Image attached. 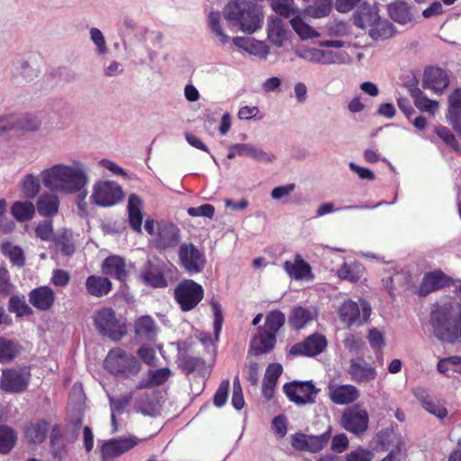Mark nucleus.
Segmentation results:
<instances>
[{
    "mask_svg": "<svg viewBox=\"0 0 461 461\" xmlns=\"http://www.w3.org/2000/svg\"><path fill=\"white\" fill-rule=\"evenodd\" d=\"M86 292L95 297L107 295L113 289V284L106 276L91 275L85 283Z\"/></svg>",
    "mask_w": 461,
    "mask_h": 461,
    "instance_id": "nucleus-27",
    "label": "nucleus"
},
{
    "mask_svg": "<svg viewBox=\"0 0 461 461\" xmlns=\"http://www.w3.org/2000/svg\"><path fill=\"white\" fill-rule=\"evenodd\" d=\"M461 113V87H456L448 96L447 117L456 116Z\"/></svg>",
    "mask_w": 461,
    "mask_h": 461,
    "instance_id": "nucleus-54",
    "label": "nucleus"
},
{
    "mask_svg": "<svg viewBox=\"0 0 461 461\" xmlns=\"http://www.w3.org/2000/svg\"><path fill=\"white\" fill-rule=\"evenodd\" d=\"M452 279L443 271L438 269L426 273L420 284L417 294L425 297L429 294L450 285Z\"/></svg>",
    "mask_w": 461,
    "mask_h": 461,
    "instance_id": "nucleus-19",
    "label": "nucleus"
},
{
    "mask_svg": "<svg viewBox=\"0 0 461 461\" xmlns=\"http://www.w3.org/2000/svg\"><path fill=\"white\" fill-rule=\"evenodd\" d=\"M22 346L12 339L0 337V363L8 364L14 360L21 353Z\"/></svg>",
    "mask_w": 461,
    "mask_h": 461,
    "instance_id": "nucleus-34",
    "label": "nucleus"
},
{
    "mask_svg": "<svg viewBox=\"0 0 461 461\" xmlns=\"http://www.w3.org/2000/svg\"><path fill=\"white\" fill-rule=\"evenodd\" d=\"M380 15L376 5H362L353 15L354 24L361 29H370L376 22H379Z\"/></svg>",
    "mask_w": 461,
    "mask_h": 461,
    "instance_id": "nucleus-23",
    "label": "nucleus"
},
{
    "mask_svg": "<svg viewBox=\"0 0 461 461\" xmlns=\"http://www.w3.org/2000/svg\"><path fill=\"white\" fill-rule=\"evenodd\" d=\"M411 95L414 100L415 106L421 112L434 114L438 108V102L429 99L418 87L411 89Z\"/></svg>",
    "mask_w": 461,
    "mask_h": 461,
    "instance_id": "nucleus-38",
    "label": "nucleus"
},
{
    "mask_svg": "<svg viewBox=\"0 0 461 461\" xmlns=\"http://www.w3.org/2000/svg\"><path fill=\"white\" fill-rule=\"evenodd\" d=\"M140 279L143 284L153 288H165L168 285V282L161 267L149 261L142 269Z\"/></svg>",
    "mask_w": 461,
    "mask_h": 461,
    "instance_id": "nucleus-25",
    "label": "nucleus"
},
{
    "mask_svg": "<svg viewBox=\"0 0 461 461\" xmlns=\"http://www.w3.org/2000/svg\"><path fill=\"white\" fill-rule=\"evenodd\" d=\"M369 416L366 410L354 406L347 409L341 415L340 425L355 435L364 433L368 428Z\"/></svg>",
    "mask_w": 461,
    "mask_h": 461,
    "instance_id": "nucleus-14",
    "label": "nucleus"
},
{
    "mask_svg": "<svg viewBox=\"0 0 461 461\" xmlns=\"http://www.w3.org/2000/svg\"><path fill=\"white\" fill-rule=\"evenodd\" d=\"M311 320V312L303 307L294 308L289 316L290 325L296 330L303 328Z\"/></svg>",
    "mask_w": 461,
    "mask_h": 461,
    "instance_id": "nucleus-45",
    "label": "nucleus"
},
{
    "mask_svg": "<svg viewBox=\"0 0 461 461\" xmlns=\"http://www.w3.org/2000/svg\"><path fill=\"white\" fill-rule=\"evenodd\" d=\"M17 441L15 430L7 425H0V454L7 455L14 447Z\"/></svg>",
    "mask_w": 461,
    "mask_h": 461,
    "instance_id": "nucleus-40",
    "label": "nucleus"
},
{
    "mask_svg": "<svg viewBox=\"0 0 461 461\" xmlns=\"http://www.w3.org/2000/svg\"><path fill=\"white\" fill-rule=\"evenodd\" d=\"M267 38L276 47L280 48L287 40V31L282 19L276 17L267 24Z\"/></svg>",
    "mask_w": 461,
    "mask_h": 461,
    "instance_id": "nucleus-31",
    "label": "nucleus"
},
{
    "mask_svg": "<svg viewBox=\"0 0 461 461\" xmlns=\"http://www.w3.org/2000/svg\"><path fill=\"white\" fill-rule=\"evenodd\" d=\"M14 290V285L11 281L9 271L4 267H0V294L6 296Z\"/></svg>",
    "mask_w": 461,
    "mask_h": 461,
    "instance_id": "nucleus-58",
    "label": "nucleus"
},
{
    "mask_svg": "<svg viewBox=\"0 0 461 461\" xmlns=\"http://www.w3.org/2000/svg\"><path fill=\"white\" fill-rule=\"evenodd\" d=\"M271 5L276 14L285 18L297 13V10L294 6V0H272Z\"/></svg>",
    "mask_w": 461,
    "mask_h": 461,
    "instance_id": "nucleus-50",
    "label": "nucleus"
},
{
    "mask_svg": "<svg viewBox=\"0 0 461 461\" xmlns=\"http://www.w3.org/2000/svg\"><path fill=\"white\" fill-rule=\"evenodd\" d=\"M449 85L447 72L437 67L425 68L422 78V87L435 93H441Z\"/></svg>",
    "mask_w": 461,
    "mask_h": 461,
    "instance_id": "nucleus-20",
    "label": "nucleus"
},
{
    "mask_svg": "<svg viewBox=\"0 0 461 461\" xmlns=\"http://www.w3.org/2000/svg\"><path fill=\"white\" fill-rule=\"evenodd\" d=\"M134 330L137 337L151 339L156 333V324L150 316L145 315L135 321Z\"/></svg>",
    "mask_w": 461,
    "mask_h": 461,
    "instance_id": "nucleus-37",
    "label": "nucleus"
},
{
    "mask_svg": "<svg viewBox=\"0 0 461 461\" xmlns=\"http://www.w3.org/2000/svg\"><path fill=\"white\" fill-rule=\"evenodd\" d=\"M235 149L238 156H248L259 162L271 163L276 158L273 154H269L249 143L235 144Z\"/></svg>",
    "mask_w": 461,
    "mask_h": 461,
    "instance_id": "nucleus-30",
    "label": "nucleus"
},
{
    "mask_svg": "<svg viewBox=\"0 0 461 461\" xmlns=\"http://www.w3.org/2000/svg\"><path fill=\"white\" fill-rule=\"evenodd\" d=\"M283 373V366L278 363L269 364L266 369V374L263 380L269 383H277L278 378Z\"/></svg>",
    "mask_w": 461,
    "mask_h": 461,
    "instance_id": "nucleus-63",
    "label": "nucleus"
},
{
    "mask_svg": "<svg viewBox=\"0 0 461 461\" xmlns=\"http://www.w3.org/2000/svg\"><path fill=\"white\" fill-rule=\"evenodd\" d=\"M330 400L339 405L354 402L360 395L358 389L352 384H341L330 386Z\"/></svg>",
    "mask_w": 461,
    "mask_h": 461,
    "instance_id": "nucleus-26",
    "label": "nucleus"
},
{
    "mask_svg": "<svg viewBox=\"0 0 461 461\" xmlns=\"http://www.w3.org/2000/svg\"><path fill=\"white\" fill-rule=\"evenodd\" d=\"M396 32L395 27L387 20L376 22L369 30L368 35L375 41H384L393 37Z\"/></svg>",
    "mask_w": 461,
    "mask_h": 461,
    "instance_id": "nucleus-36",
    "label": "nucleus"
},
{
    "mask_svg": "<svg viewBox=\"0 0 461 461\" xmlns=\"http://www.w3.org/2000/svg\"><path fill=\"white\" fill-rule=\"evenodd\" d=\"M31 304L41 312H47L52 308L55 303V292L48 285H42L32 289L29 294Z\"/></svg>",
    "mask_w": 461,
    "mask_h": 461,
    "instance_id": "nucleus-22",
    "label": "nucleus"
},
{
    "mask_svg": "<svg viewBox=\"0 0 461 461\" xmlns=\"http://www.w3.org/2000/svg\"><path fill=\"white\" fill-rule=\"evenodd\" d=\"M31 377L30 366L6 368L2 371L0 388L8 393H23L28 389Z\"/></svg>",
    "mask_w": 461,
    "mask_h": 461,
    "instance_id": "nucleus-7",
    "label": "nucleus"
},
{
    "mask_svg": "<svg viewBox=\"0 0 461 461\" xmlns=\"http://www.w3.org/2000/svg\"><path fill=\"white\" fill-rule=\"evenodd\" d=\"M56 248L65 256H71L75 252V245L72 240V235L67 231L54 238Z\"/></svg>",
    "mask_w": 461,
    "mask_h": 461,
    "instance_id": "nucleus-49",
    "label": "nucleus"
},
{
    "mask_svg": "<svg viewBox=\"0 0 461 461\" xmlns=\"http://www.w3.org/2000/svg\"><path fill=\"white\" fill-rule=\"evenodd\" d=\"M123 198L122 187L115 182L104 181L95 185L91 195L93 202L103 207H109L118 203Z\"/></svg>",
    "mask_w": 461,
    "mask_h": 461,
    "instance_id": "nucleus-9",
    "label": "nucleus"
},
{
    "mask_svg": "<svg viewBox=\"0 0 461 461\" xmlns=\"http://www.w3.org/2000/svg\"><path fill=\"white\" fill-rule=\"evenodd\" d=\"M337 275L340 279L348 280L351 283H357L362 277V271L358 265L344 263L338 269Z\"/></svg>",
    "mask_w": 461,
    "mask_h": 461,
    "instance_id": "nucleus-46",
    "label": "nucleus"
},
{
    "mask_svg": "<svg viewBox=\"0 0 461 461\" xmlns=\"http://www.w3.org/2000/svg\"><path fill=\"white\" fill-rule=\"evenodd\" d=\"M374 456L373 451L359 447L347 454L346 461H372Z\"/></svg>",
    "mask_w": 461,
    "mask_h": 461,
    "instance_id": "nucleus-60",
    "label": "nucleus"
},
{
    "mask_svg": "<svg viewBox=\"0 0 461 461\" xmlns=\"http://www.w3.org/2000/svg\"><path fill=\"white\" fill-rule=\"evenodd\" d=\"M283 391L290 402L298 405L313 403L319 392L311 381L286 383L283 386Z\"/></svg>",
    "mask_w": 461,
    "mask_h": 461,
    "instance_id": "nucleus-10",
    "label": "nucleus"
},
{
    "mask_svg": "<svg viewBox=\"0 0 461 461\" xmlns=\"http://www.w3.org/2000/svg\"><path fill=\"white\" fill-rule=\"evenodd\" d=\"M12 215L20 222L32 220L35 214V206L32 202H14L11 207Z\"/></svg>",
    "mask_w": 461,
    "mask_h": 461,
    "instance_id": "nucleus-39",
    "label": "nucleus"
},
{
    "mask_svg": "<svg viewBox=\"0 0 461 461\" xmlns=\"http://www.w3.org/2000/svg\"><path fill=\"white\" fill-rule=\"evenodd\" d=\"M96 330L103 336L113 341H119L127 333L125 322L116 316L111 307H103L97 310L93 317Z\"/></svg>",
    "mask_w": 461,
    "mask_h": 461,
    "instance_id": "nucleus-5",
    "label": "nucleus"
},
{
    "mask_svg": "<svg viewBox=\"0 0 461 461\" xmlns=\"http://www.w3.org/2000/svg\"><path fill=\"white\" fill-rule=\"evenodd\" d=\"M35 234L42 241L54 240L52 220H45L40 222L35 228Z\"/></svg>",
    "mask_w": 461,
    "mask_h": 461,
    "instance_id": "nucleus-55",
    "label": "nucleus"
},
{
    "mask_svg": "<svg viewBox=\"0 0 461 461\" xmlns=\"http://www.w3.org/2000/svg\"><path fill=\"white\" fill-rule=\"evenodd\" d=\"M294 31L303 40L312 39L319 36V33L307 24L301 16L296 15L290 20Z\"/></svg>",
    "mask_w": 461,
    "mask_h": 461,
    "instance_id": "nucleus-44",
    "label": "nucleus"
},
{
    "mask_svg": "<svg viewBox=\"0 0 461 461\" xmlns=\"http://www.w3.org/2000/svg\"><path fill=\"white\" fill-rule=\"evenodd\" d=\"M8 311L14 313L16 317L30 316L33 313L32 309L26 303L25 296L17 294L10 297Z\"/></svg>",
    "mask_w": 461,
    "mask_h": 461,
    "instance_id": "nucleus-42",
    "label": "nucleus"
},
{
    "mask_svg": "<svg viewBox=\"0 0 461 461\" xmlns=\"http://www.w3.org/2000/svg\"><path fill=\"white\" fill-rule=\"evenodd\" d=\"M208 24L212 32L219 38L221 44L229 42L230 37L221 27V14L219 11L211 12L208 15Z\"/></svg>",
    "mask_w": 461,
    "mask_h": 461,
    "instance_id": "nucleus-48",
    "label": "nucleus"
},
{
    "mask_svg": "<svg viewBox=\"0 0 461 461\" xmlns=\"http://www.w3.org/2000/svg\"><path fill=\"white\" fill-rule=\"evenodd\" d=\"M51 284L57 287H65L70 281V275L64 269H54L51 276Z\"/></svg>",
    "mask_w": 461,
    "mask_h": 461,
    "instance_id": "nucleus-62",
    "label": "nucleus"
},
{
    "mask_svg": "<svg viewBox=\"0 0 461 461\" xmlns=\"http://www.w3.org/2000/svg\"><path fill=\"white\" fill-rule=\"evenodd\" d=\"M339 314L340 321L348 327L352 325L360 326L366 322L371 314V307L366 301L361 302V312L359 305L352 301H345L339 307Z\"/></svg>",
    "mask_w": 461,
    "mask_h": 461,
    "instance_id": "nucleus-11",
    "label": "nucleus"
},
{
    "mask_svg": "<svg viewBox=\"0 0 461 461\" xmlns=\"http://www.w3.org/2000/svg\"><path fill=\"white\" fill-rule=\"evenodd\" d=\"M224 18L251 34L261 27L264 14L262 7L251 0H230L224 8Z\"/></svg>",
    "mask_w": 461,
    "mask_h": 461,
    "instance_id": "nucleus-2",
    "label": "nucleus"
},
{
    "mask_svg": "<svg viewBox=\"0 0 461 461\" xmlns=\"http://www.w3.org/2000/svg\"><path fill=\"white\" fill-rule=\"evenodd\" d=\"M102 273L107 276L124 283L129 276L125 258L118 255H110L101 265Z\"/></svg>",
    "mask_w": 461,
    "mask_h": 461,
    "instance_id": "nucleus-21",
    "label": "nucleus"
},
{
    "mask_svg": "<svg viewBox=\"0 0 461 461\" xmlns=\"http://www.w3.org/2000/svg\"><path fill=\"white\" fill-rule=\"evenodd\" d=\"M41 189L40 179L32 175L28 174L24 176L22 183V192L24 197L28 199H32L36 197Z\"/></svg>",
    "mask_w": 461,
    "mask_h": 461,
    "instance_id": "nucleus-47",
    "label": "nucleus"
},
{
    "mask_svg": "<svg viewBox=\"0 0 461 461\" xmlns=\"http://www.w3.org/2000/svg\"><path fill=\"white\" fill-rule=\"evenodd\" d=\"M138 443L139 439L134 436L110 439L101 447L102 460L113 461L115 457L132 449Z\"/></svg>",
    "mask_w": 461,
    "mask_h": 461,
    "instance_id": "nucleus-17",
    "label": "nucleus"
},
{
    "mask_svg": "<svg viewBox=\"0 0 461 461\" xmlns=\"http://www.w3.org/2000/svg\"><path fill=\"white\" fill-rule=\"evenodd\" d=\"M333 0H316L313 5L304 8L303 13L313 18H321L330 14Z\"/></svg>",
    "mask_w": 461,
    "mask_h": 461,
    "instance_id": "nucleus-43",
    "label": "nucleus"
},
{
    "mask_svg": "<svg viewBox=\"0 0 461 461\" xmlns=\"http://www.w3.org/2000/svg\"><path fill=\"white\" fill-rule=\"evenodd\" d=\"M50 423L44 420L28 422L24 426V437L32 444H41L47 438Z\"/></svg>",
    "mask_w": 461,
    "mask_h": 461,
    "instance_id": "nucleus-28",
    "label": "nucleus"
},
{
    "mask_svg": "<svg viewBox=\"0 0 461 461\" xmlns=\"http://www.w3.org/2000/svg\"><path fill=\"white\" fill-rule=\"evenodd\" d=\"M42 183L50 190H62L68 193L80 191L87 183V176L81 163L75 161L72 167L62 164L42 171Z\"/></svg>",
    "mask_w": 461,
    "mask_h": 461,
    "instance_id": "nucleus-1",
    "label": "nucleus"
},
{
    "mask_svg": "<svg viewBox=\"0 0 461 461\" xmlns=\"http://www.w3.org/2000/svg\"><path fill=\"white\" fill-rule=\"evenodd\" d=\"M104 366L109 373L125 378L136 376L141 368L140 363L133 355L120 348H113L108 352Z\"/></svg>",
    "mask_w": 461,
    "mask_h": 461,
    "instance_id": "nucleus-4",
    "label": "nucleus"
},
{
    "mask_svg": "<svg viewBox=\"0 0 461 461\" xmlns=\"http://www.w3.org/2000/svg\"><path fill=\"white\" fill-rule=\"evenodd\" d=\"M343 345L350 352H358L364 345V340L354 334H348L343 340Z\"/></svg>",
    "mask_w": 461,
    "mask_h": 461,
    "instance_id": "nucleus-64",
    "label": "nucleus"
},
{
    "mask_svg": "<svg viewBox=\"0 0 461 461\" xmlns=\"http://www.w3.org/2000/svg\"><path fill=\"white\" fill-rule=\"evenodd\" d=\"M180 239V229L176 224L159 221L157 223L156 236L152 242L157 249H167L176 247Z\"/></svg>",
    "mask_w": 461,
    "mask_h": 461,
    "instance_id": "nucleus-15",
    "label": "nucleus"
},
{
    "mask_svg": "<svg viewBox=\"0 0 461 461\" xmlns=\"http://www.w3.org/2000/svg\"><path fill=\"white\" fill-rule=\"evenodd\" d=\"M229 380H223L221 382L213 396L214 406L221 408L226 403L229 394Z\"/></svg>",
    "mask_w": 461,
    "mask_h": 461,
    "instance_id": "nucleus-59",
    "label": "nucleus"
},
{
    "mask_svg": "<svg viewBox=\"0 0 461 461\" xmlns=\"http://www.w3.org/2000/svg\"><path fill=\"white\" fill-rule=\"evenodd\" d=\"M180 265L190 275L201 273L206 264V259L194 244L184 243L178 250Z\"/></svg>",
    "mask_w": 461,
    "mask_h": 461,
    "instance_id": "nucleus-12",
    "label": "nucleus"
},
{
    "mask_svg": "<svg viewBox=\"0 0 461 461\" xmlns=\"http://www.w3.org/2000/svg\"><path fill=\"white\" fill-rule=\"evenodd\" d=\"M132 397L133 393H129L118 398H110L111 411H113V413L122 414L131 402Z\"/></svg>",
    "mask_w": 461,
    "mask_h": 461,
    "instance_id": "nucleus-57",
    "label": "nucleus"
},
{
    "mask_svg": "<svg viewBox=\"0 0 461 461\" xmlns=\"http://www.w3.org/2000/svg\"><path fill=\"white\" fill-rule=\"evenodd\" d=\"M438 371L447 377H454L456 374L461 375V357L453 356L442 358L438 362Z\"/></svg>",
    "mask_w": 461,
    "mask_h": 461,
    "instance_id": "nucleus-41",
    "label": "nucleus"
},
{
    "mask_svg": "<svg viewBox=\"0 0 461 461\" xmlns=\"http://www.w3.org/2000/svg\"><path fill=\"white\" fill-rule=\"evenodd\" d=\"M59 207V200L56 194H43L37 202V210L43 217H53Z\"/></svg>",
    "mask_w": 461,
    "mask_h": 461,
    "instance_id": "nucleus-32",
    "label": "nucleus"
},
{
    "mask_svg": "<svg viewBox=\"0 0 461 461\" xmlns=\"http://www.w3.org/2000/svg\"><path fill=\"white\" fill-rule=\"evenodd\" d=\"M303 57L315 63L325 64L333 62L331 59V52L318 49H311L307 50L306 55H303Z\"/></svg>",
    "mask_w": 461,
    "mask_h": 461,
    "instance_id": "nucleus-56",
    "label": "nucleus"
},
{
    "mask_svg": "<svg viewBox=\"0 0 461 461\" xmlns=\"http://www.w3.org/2000/svg\"><path fill=\"white\" fill-rule=\"evenodd\" d=\"M328 342L324 335L313 333L305 338L302 342L294 344L288 355L296 357L300 356L312 357L322 353L327 348Z\"/></svg>",
    "mask_w": 461,
    "mask_h": 461,
    "instance_id": "nucleus-13",
    "label": "nucleus"
},
{
    "mask_svg": "<svg viewBox=\"0 0 461 461\" xmlns=\"http://www.w3.org/2000/svg\"><path fill=\"white\" fill-rule=\"evenodd\" d=\"M347 373L350 379L358 384L371 383L377 376L375 367L362 357L350 359Z\"/></svg>",
    "mask_w": 461,
    "mask_h": 461,
    "instance_id": "nucleus-16",
    "label": "nucleus"
},
{
    "mask_svg": "<svg viewBox=\"0 0 461 461\" xmlns=\"http://www.w3.org/2000/svg\"><path fill=\"white\" fill-rule=\"evenodd\" d=\"M141 208V199L137 194H131L128 201L129 224L131 229L138 233H141L143 221Z\"/></svg>",
    "mask_w": 461,
    "mask_h": 461,
    "instance_id": "nucleus-29",
    "label": "nucleus"
},
{
    "mask_svg": "<svg viewBox=\"0 0 461 461\" xmlns=\"http://www.w3.org/2000/svg\"><path fill=\"white\" fill-rule=\"evenodd\" d=\"M330 435V426L322 434L317 436L296 432L291 435V445L297 451L319 453L328 444Z\"/></svg>",
    "mask_w": 461,
    "mask_h": 461,
    "instance_id": "nucleus-8",
    "label": "nucleus"
},
{
    "mask_svg": "<svg viewBox=\"0 0 461 461\" xmlns=\"http://www.w3.org/2000/svg\"><path fill=\"white\" fill-rule=\"evenodd\" d=\"M204 290L193 279L181 280L174 289V299L182 312L194 310L203 300Z\"/></svg>",
    "mask_w": 461,
    "mask_h": 461,
    "instance_id": "nucleus-6",
    "label": "nucleus"
},
{
    "mask_svg": "<svg viewBox=\"0 0 461 461\" xmlns=\"http://www.w3.org/2000/svg\"><path fill=\"white\" fill-rule=\"evenodd\" d=\"M285 323V316L279 310L270 311L263 326H259L250 339L249 353L261 356L270 353L276 347V335Z\"/></svg>",
    "mask_w": 461,
    "mask_h": 461,
    "instance_id": "nucleus-3",
    "label": "nucleus"
},
{
    "mask_svg": "<svg viewBox=\"0 0 461 461\" xmlns=\"http://www.w3.org/2000/svg\"><path fill=\"white\" fill-rule=\"evenodd\" d=\"M170 369L167 367L159 368L156 370H149L148 378L140 381L136 386L137 390L149 388L152 386H158L165 384L170 376Z\"/></svg>",
    "mask_w": 461,
    "mask_h": 461,
    "instance_id": "nucleus-33",
    "label": "nucleus"
},
{
    "mask_svg": "<svg viewBox=\"0 0 461 461\" xmlns=\"http://www.w3.org/2000/svg\"><path fill=\"white\" fill-rule=\"evenodd\" d=\"M389 16L396 23L405 24L411 21L412 15L409 5L404 1H396L388 5Z\"/></svg>",
    "mask_w": 461,
    "mask_h": 461,
    "instance_id": "nucleus-35",
    "label": "nucleus"
},
{
    "mask_svg": "<svg viewBox=\"0 0 461 461\" xmlns=\"http://www.w3.org/2000/svg\"><path fill=\"white\" fill-rule=\"evenodd\" d=\"M14 129L23 131H36L40 127V122L36 117L26 114L19 119L14 116Z\"/></svg>",
    "mask_w": 461,
    "mask_h": 461,
    "instance_id": "nucleus-53",
    "label": "nucleus"
},
{
    "mask_svg": "<svg viewBox=\"0 0 461 461\" xmlns=\"http://www.w3.org/2000/svg\"><path fill=\"white\" fill-rule=\"evenodd\" d=\"M214 206L209 203H204L198 207H190L187 209V213L192 217L203 216L212 219L214 215Z\"/></svg>",
    "mask_w": 461,
    "mask_h": 461,
    "instance_id": "nucleus-61",
    "label": "nucleus"
},
{
    "mask_svg": "<svg viewBox=\"0 0 461 461\" xmlns=\"http://www.w3.org/2000/svg\"><path fill=\"white\" fill-rule=\"evenodd\" d=\"M283 267L287 275L293 279L303 280L313 277L312 267L299 254L294 256V261H285Z\"/></svg>",
    "mask_w": 461,
    "mask_h": 461,
    "instance_id": "nucleus-24",
    "label": "nucleus"
},
{
    "mask_svg": "<svg viewBox=\"0 0 461 461\" xmlns=\"http://www.w3.org/2000/svg\"><path fill=\"white\" fill-rule=\"evenodd\" d=\"M176 362L177 367L186 376L192 374H196L197 375L204 378L207 374L204 359L200 356L192 354L186 350L178 353Z\"/></svg>",
    "mask_w": 461,
    "mask_h": 461,
    "instance_id": "nucleus-18",
    "label": "nucleus"
},
{
    "mask_svg": "<svg viewBox=\"0 0 461 461\" xmlns=\"http://www.w3.org/2000/svg\"><path fill=\"white\" fill-rule=\"evenodd\" d=\"M436 134L444 141V143L454 150L458 151L460 149L459 144L452 133V131L446 126L438 125L435 127Z\"/></svg>",
    "mask_w": 461,
    "mask_h": 461,
    "instance_id": "nucleus-52",
    "label": "nucleus"
},
{
    "mask_svg": "<svg viewBox=\"0 0 461 461\" xmlns=\"http://www.w3.org/2000/svg\"><path fill=\"white\" fill-rule=\"evenodd\" d=\"M3 253L6 255L13 265L23 267L25 263L23 251L17 246L10 244L3 246Z\"/></svg>",
    "mask_w": 461,
    "mask_h": 461,
    "instance_id": "nucleus-51",
    "label": "nucleus"
}]
</instances>
